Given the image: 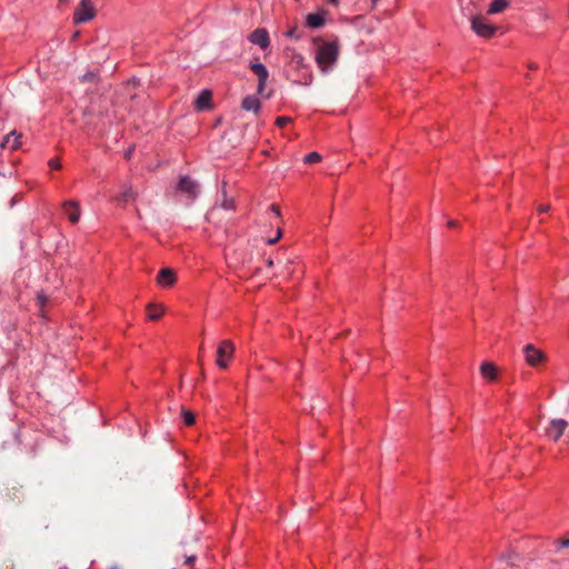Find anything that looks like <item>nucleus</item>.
<instances>
[{
	"mask_svg": "<svg viewBox=\"0 0 569 569\" xmlns=\"http://www.w3.org/2000/svg\"><path fill=\"white\" fill-rule=\"evenodd\" d=\"M315 43H318V50L316 53V62L319 69L327 73L337 62L339 57V46L337 41L323 42L318 38L313 39Z\"/></svg>",
	"mask_w": 569,
	"mask_h": 569,
	"instance_id": "obj_1",
	"label": "nucleus"
},
{
	"mask_svg": "<svg viewBox=\"0 0 569 569\" xmlns=\"http://www.w3.org/2000/svg\"><path fill=\"white\" fill-rule=\"evenodd\" d=\"M471 29L482 38H491L497 30V27L490 24L482 16H475L471 18Z\"/></svg>",
	"mask_w": 569,
	"mask_h": 569,
	"instance_id": "obj_2",
	"label": "nucleus"
},
{
	"mask_svg": "<svg viewBox=\"0 0 569 569\" xmlns=\"http://www.w3.org/2000/svg\"><path fill=\"white\" fill-rule=\"evenodd\" d=\"M234 352V346L230 340H223L218 347L217 350V365L221 369H226L228 367V363L233 357Z\"/></svg>",
	"mask_w": 569,
	"mask_h": 569,
	"instance_id": "obj_3",
	"label": "nucleus"
},
{
	"mask_svg": "<svg viewBox=\"0 0 569 569\" xmlns=\"http://www.w3.org/2000/svg\"><path fill=\"white\" fill-rule=\"evenodd\" d=\"M96 14L94 8L90 0H82L79 7L74 10L73 21L74 23H84L93 19Z\"/></svg>",
	"mask_w": 569,
	"mask_h": 569,
	"instance_id": "obj_4",
	"label": "nucleus"
},
{
	"mask_svg": "<svg viewBox=\"0 0 569 569\" xmlns=\"http://www.w3.org/2000/svg\"><path fill=\"white\" fill-rule=\"evenodd\" d=\"M523 353L526 362L531 367H537L546 360V355L531 343L523 347Z\"/></svg>",
	"mask_w": 569,
	"mask_h": 569,
	"instance_id": "obj_5",
	"label": "nucleus"
},
{
	"mask_svg": "<svg viewBox=\"0 0 569 569\" xmlns=\"http://www.w3.org/2000/svg\"><path fill=\"white\" fill-rule=\"evenodd\" d=\"M178 190L188 196V198H196L199 192L198 183L189 178L188 176H183L180 178L178 183Z\"/></svg>",
	"mask_w": 569,
	"mask_h": 569,
	"instance_id": "obj_6",
	"label": "nucleus"
},
{
	"mask_svg": "<svg viewBox=\"0 0 569 569\" xmlns=\"http://www.w3.org/2000/svg\"><path fill=\"white\" fill-rule=\"evenodd\" d=\"M568 422L565 419H553L546 430L547 436L553 441H558L563 435Z\"/></svg>",
	"mask_w": 569,
	"mask_h": 569,
	"instance_id": "obj_7",
	"label": "nucleus"
},
{
	"mask_svg": "<svg viewBox=\"0 0 569 569\" xmlns=\"http://www.w3.org/2000/svg\"><path fill=\"white\" fill-rule=\"evenodd\" d=\"M177 282V276L173 269L163 268L157 276V283L162 288H170Z\"/></svg>",
	"mask_w": 569,
	"mask_h": 569,
	"instance_id": "obj_8",
	"label": "nucleus"
},
{
	"mask_svg": "<svg viewBox=\"0 0 569 569\" xmlns=\"http://www.w3.org/2000/svg\"><path fill=\"white\" fill-rule=\"evenodd\" d=\"M63 212L71 223H77L80 219V206L74 200H69L63 203Z\"/></svg>",
	"mask_w": 569,
	"mask_h": 569,
	"instance_id": "obj_9",
	"label": "nucleus"
},
{
	"mask_svg": "<svg viewBox=\"0 0 569 569\" xmlns=\"http://www.w3.org/2000/svg\"><path fill=\"white\" fill-rule=\"evenodd\" d=\"M249 40L252 43L259 46L261 49H266L270 43L267 30L261 28L256 29L253 32H251Z\"/></svg>",
	"mask_w": 569,
	"mask_h": 569,
	"instance_id": "obj_10",
	"label": "nucleus"
},
{
	"mask_svg": "<svg viewBox=\"0 0 569 569\" xmlns=\"http://www.w3.org/2000/svg\"><path fill=\"white\" fill-rule=\"evenodd\" d=\"M480 373L488 381H495L498 378V369L492 362H483L480 366Z\"/></svg>",
	"mask_w": 569,
	"mask_h": 569,
	"instance_id": "obj_11",
	"label": "nucleus"
},
{
	"mask_svg": "<svg viewBox=\"0 0 569 569\" xmlns=\"http://www.w3.org/2000/svg\"><path fill=\"white\" fill-rule=\"evenodd\" d=\"M22 134L18 133L17 131H11L9 134L6 136L4 140L1 143V148H4L6 146L10 144V148L12 150H17L21 147Z\"/></svg>",
	"mask_w": 569,
	"mask_h": 569,
	"instance_id": "obj_12",
	"label": "nucleus"
},
{
	"mask_svg": "<svg viewBox=\"0 0 569 569\" xmlns=\"http://www.w3.org/2000/svg\"><path fill=\"white\" fill-rule=\"evenodd\" d=\"M306 24L309 28L318 29L325 26V12L309 13L306 17Z\"/></svg>",
	"mask_w": 569,
	"mask_h": 569,
	"instance_id": "obj_13",
	"label": "nucleus"
},
{
	"mask_svg": "<svg viewBox=\"0 0 569 569\" xmlns=\"http://www.w3.org/2000/svg\"><path fill=\"white\" fill-rule=\"evenodd\" d=\"M241 107L246 111H253L254 113H258L260 111L261 103L254 96H247L243 98Z\"/></svg>",
	"mask_w": 569,
	"mask_h": 569,
	"instance_id": "obj_14",
	"label": "nucleus"
},
{
	"mask_svg": "<svg viewBox=\"0 0 569 569\" xmlns=\"http://www.w3.org/2000/svg\"><path fill=\"white\" fill-rule=\"evenodd\" d=\"M211 92L203 90L196 100V108L199 111H203L210 108Z\"/></svg>",
	"mask_w": 569,
	"mask_h": 569,
	"instance_id": "obj_15",
	"label": "nucleus"
},
{
	"mask_svg": "<svg viewBox=\"0 0 569 569\" xmlns=\"http://www.w3.org/2000/svg\"><path fill=\"white\" fill-rule=\"evenodd\" d=\"M250 69L258 77V81L259 80H268L269 72H268L267 68L264 67V64H262L261 62L251 63Z\"/></svg>",
	"mask_w": 569,
	"mask_h": 569,
	"instance_id": "obj_16",
	"label": "nucleus"
},
{
	"mask_svg": "<svg viewBox=\"0 0 569 569\" xmlns=\"http://www.w3.org/2000/svg\"><path fill=\"white\" fill-rule=\"evenodd\" d=\"M147 310H148V318L150 320H158L163 315L164 307L161 305H157V303H149L147 306Z\"/></svg>",
	"mask_w": 569,
	"mask_h": 569,
	"instance_id": "obj_17",
	"label": "nucleus"
},
{
	"mask_svg": "<svg viewBox=\"0 0 569 569\" xmlns=\"http://www.w3.org/2000/svg\"><path fill=\"white\" fill-rule=\"evenodd\" d=\"M509 6V0H492L489 4L488 13L496 14L502 12Z\"/></svg>",
	"mask_w": 569,
	"mask_h": 569,
	"instance_id": "obj_18",
	"label": "nucleus"
},
{
	"mask_svg": "<svg viewBox=\"0 0 569 569\" xmlns=\"http://www.w3.org/2000/svg\"><path fill=\"white\" fill-rule=\"evenodd\" d=\"M137 198V192L131 187H126L123 191L117 197V200L127 203Z\"/></svg>",
	"mask_w": 569,
	"mask_h": 569,
	"instance_id": "obj_19",
	"label": "nucleus"
},
{
	"mask_svg": "<svg viewBox=\"0 0 569 569\" xmlns=\"http://www.w3.org/2000/svg\"><path fill=\"white\" fill-rule=\"evenodd\" d=\"M177 556H181L183 558V565H191L196 560V553H189L188 550H181L177 552Z\"/></svg>",
	"mask_w": 569,
	"mask_h": 569,
	"instance_id": "obj_20",
	"label": "nucleus"
},
{
	"mask_svg": "<svg viewBox=\"0 0 569 569\" xmlns=\"http://www.w3.org/2000/svg\"><path fill=\"white\" fill-rule=\"evenodd\" d=\"M321 160V156L318 152H310L305 157V162L312 164Z\"/></svg>",
	"mask_w": 569,
	"mask_h": 569,
	"instance_id": "obj_21",
	"label": "nucleus"
},
{
	"mask_svg": "<svg viewBox=\"0 0 569 569\" xmlns=\"http://www.w3.org/2000/svg\"><path fill=\"white\" fill-rule=\"evenodd\" d=\"M182 417H183V421L187 426H192L196 421V417H194L193 412H191V411L183 410Z\"/></svg>",
	"mask_w": 569,
	"mask_h": 569,
	"instance_id": "obj_22",
	"label": "nucleus"
},
{
	"mask_svg": "<svg viewBox=\"0 0 569 569\" xmlns=\"http://www.w3.org/2000/svg\"><path fill=\"white\" fill-rule=\"evenodd\" d=\"M266 83H267V80H259L258 87H257V92H258V94H260L264 98H269L271 96V93L270 92L264 93Z\"/></svg>",
	"mask_w": 569,
	"mask_h": 569,
	"instance_id": "obj_23",
	"label": "nucleus"
},
{
	"mask_svg": "<svg viewBox=\"0 0 569 569\" xmlns=\"http://www.w3.org/2000/svg\"><path fill=\"white\" fill-rule=\"evenodd\" d=\"M286 36L289 37V38L297 39V40L301 38V34L298 32V28L297 27H292L291 29H289L286 32Z\"/></svg>",
	"mask_w": 569,
	"mask_h": 569,
	"instance_id": "obj_24",
	"label": "nucleus"
},
{
	"mask_svg": "<svg viewBox=\"0 0 569 569\" xmlns=\"http://www.w3.org/2000/svg\"><path fill=\"white\" fill-rule=\"evenodd\" d=\"M290 122H291V118H289V117H279V118H277V120H276V124H277L278 127H280V128H282V127L287 126V124H288V123H290Z\"/></svg>",
	"mask_w": 569,
	"mask_h": 569,
	"instance_id": "obj_25",
	"label": "nucleus"
},
{
	"mask_svg": "<svg viewBox=\"0 0 569 569\" xmlns=\"http://www.w3.org/2000/svg\"><path fill=\"white\" fill-rule=\"evenodd\" d=\"M557 550L559 551L562 548H569V538L556 541Z\"/></svg>",
	"mask_w": 569,
	"mask_h": 569,
	"instance_id": "obj_26",
	"label": "nucleus"
},
{
	"mask_svg": "<svg viewBox=\"0 0 569 569\" xmlns=\"http://www.w3.org/2000/svg\"><path fill=\"white\" fill-rule=\"evenodd\" d=\"M49 167H50L51 169L58 170V169H60V168H61V162H60V160H59V159H51V160L49 161Z\"/></svg>",
	"mask_w": 569,
	"mask_h": 569,
	"instance_id": "obj_27",
	"label": "nucleus"
},
{
	"mask_svg": "<svg viewBox=\"0 0 569 569\" xmlns=\"http://www.w3.org/2000/svg\"><path fill=\"white\" fill-rule=\"evenodd\" d=\"M222 207L224 209H228V210L233 209L234 208V202L231 199H227V200L223 201Z\"/></svg>",
	"mask_w": 569,
	"mask_h": 569,
	"instance_id": "obj_28",
	"label": "nucleus"
},
{
	"mask_svg": "<svg viewBox=\"0 0 569 569\" xmlns=\"http://www.w3.org/2000/svg\"><path fill=\"white\" fill-rule=\"evenodd\" d=\"M97 78V74L94 72H88L82 77L83 81H92Z\"/></svg>",
	"mask_w": 569,
	"mask_h": 569,
	"instance_id": "obj_29",
	"label": "nucleus"
},
{
	"mask_svg": "<svg viewBox=\"0 0 569 569\" xmlns=\"http://www.w3.org/2000/svg\"><path fill=\"white\" fill-rule=\"evenodd\" d=\"M281 237V229L279 228L278 229V233H277V237L276 238H271V239H268L267 240V243L268 244H274Z\"/></svg>",
	"mask_w": 569,
	"mask_h": 569,
	"instance_id": "obj_30",
	"label": "nucleus"
},
{
	"mask_svg": "<svg viewBox=\"0 0 569 569\" xmlns=\"http://www.w3.org/2000/svg\"><path fill=\"white\" fill-rule=\"evenodd\" d=\"M269 209L279 218L280 217V208L277 204H271Z\"/></svg>",
	"mask_w": 569,
	"mask_h": 569,
	"instance_id": "obj_31",
	"label": "nucleus"
},
{
	"mask_svg": "<svg viewBox=\"0 0 569 569\" xmlns=\"http://www.w3.org/2000/svg\"><path fill=\"white\" fill-rule=\"evenodd\" d=\"M38 300H39L40 305H43V303H44V301H46V297L43 296V293H39V295H38Z\"/></svg>",
	"mask_w": 569,
	"mask_h": 569,
	"instance_id": "obj_32",
	"label": "nucleus"
},
{
	"mask_svg": "<svg viewBox=\"0 0 569 569\" xmlns=\"http://www.w3.org/2000/svg\"><path fill=\"white\" fill-rule=\"evenodd\" d=\"M549 209H550V206H541V207L539 208V211H540V212H547V211H549Z\"/></svg>",
	"mask_w": 569,
	"mask_h": 569,
	"instance_id": "obj_33",
	"label": "nucleus"
},
{
	"mask_svg": "<svg viewBox=\"0 0 569 569\" xmlns=\"http://www.w3.org/2000/svg\"><path fill=\"white\" fill-rule=\"evenodd\" d=\"M448 226L449 227H456L457 226V221L451 220V221L448 222Z\"/></svg>",
	"mask_w": 569,
	"mask_h": 569,
	"instance_id": "obj_34",
	"label": "nucleus"
},
{
	"mask_svg": "<svg viewBox=\"0 0 569 569\" xmlns=\"http://www.w3.org/2000/svg\"><path fill=\"white\" fill-rule=\"evenodd\" d=\"M267 266H268V267H272V266H273V261H272L271 259H269V260L267 261Z\"/></svg>",
	"mask_w": 569,
	"mask_h": 569,
	"instance_id": "obj_35",
	"label": "nucleus"
},
{
	"mask_svg": "<svg viewBox=\"0 0 569 569\" xmlns=\"http://www.w3.org/2000/svg\"><path fill=\"white\" fill-rule=\"evenodd\" d=\"M333 4H338L339 0H329Z\"/></svg>",
	"mask_w": 569,
	"mask_h": 569,
	"instance_id": "obj_36",
	"label": "nucleus"
},
{
	"mask_svg": "<svg viewBox=\"0 0 569 569\" xmlns=\"http://www.w3.org/2000/svg\"><path fill=\"white\" fill-rule=\"evenodd\" d=\"M130 154H131V150H129V151L127 152L126 157H127V158H129V157H130Z\"/></svg>",
	"mask_w": 569,
	"mask_h": 569,
	"instance_id": "obj_37",
	"label": "nucleus"
},
{
	"mask_svg": "<svg viewBox=\"0 0 569 569\" xmlns=\"http://www.w3.org/2000/svg\"><path fill=\"white\" fill-rule=\"evenodd\" d=\"M373 3L378 2L379 0H371Z\"/></svg>",
	"mask_w": 569,
	"mask_h": 569,
	"instance_id": "obj_38",
	"label": "nucleus"
}]
</instances>
